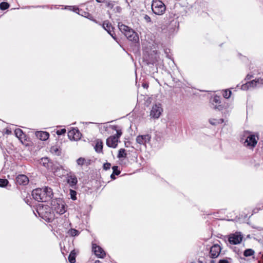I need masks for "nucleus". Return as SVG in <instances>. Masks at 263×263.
<instances>
[{"label":"nucleus","mask_w":263,"mask_h":263,"mask_svg":"<svg viewBox=\"0 0 263 263\" xmlns=\"http://www.w3.org/2000/svg\"><path fill=\"white\" fill-rule=\"evenodd\" d=\"M111 164L110 163L106 162L103 165V168L105 170H109L110 168Z\"/></svg>","instance_id":"37"},{"label":"nucleus","mask_w":263,"mask_h":263,"mask_svg":"<svg viewBox=\"0 0 263 263\" xmlns=\"http://www.w3.org/2000/svg\"><path fill=\"white\" fill-rule=\"evenodd\" d=\"M53 210L60 215L64 214L66 211V208L64 201L61 199L53 200L51 202Z\"/></svg>","instance_id":"6"},{"label":"nucleus","mask_w":263,"mask_h":263,"mask_svg":"<svg viewBox=\"0 0 263 263\" xmlns=\"http://www.w3.org/2000/svg\"><path fill=\"white\" fill-rule=\"evenodd\" d=\"M111 128L116 131V135L111 136L106 139V145L112 148H116L118 145L119 139L122 134L121 129L119 128L118 125H112Z\"/></svg>","instance_id":"3"},{"label":"nucleus","mask_w":263,"mask_h":263,"mask_svg":"<svg viewBox=\"0 0 263 263\" xmlns=\"http://www.w3.org/2000/svg\"><path fill=\"white\" fill-rule=\"evenodd\" d=\"M95 263H102L100 260H96Z\"/></svg>","instance_id":"45"},{"label":"nucleus","mask_w":263,"mask_h":263,"mask_svg":"<svg viewBox=\"0 0 263 263\" xmlns=\"http://www.w3.org/2000/svg\"><path fill=\"white\" fill-rule=\"evenodd\" d=\"M162 111L163 109L161 107V104H156L152 107L150 112V116L153 118L158 119L160 116Z\"/></svg>","instance_id":"9"},{"label":"nucleus","mask_w":263,"mask_h":263,"mask_svg":"<svg viewBox=\"0 0 263 263\" xmlns=\"http://www.w3.org/2000/svg\"><path fill=\"white\" fill-rule=\"evenodd\" d=\"M209 122L211 124L213 125H216L217 124L223 123V119H220L219 120H217L215 119H211L209 120Z\"/></svg>","instance_id":"22"},{"label":"nucleus","mask_w":263,"mask_h":263,"mask_svg":"<svg viewBox=\"0 0 263 263\" xmlns=\"http://www.w3.org/2000/svg\"><path fill=\"white\" fill-rule=\"evenodd\" d=\"M9 4L7 2H2L0 3V9L2 10L9 8Z\"/></svg>","instance_id":"29"},{"label":"nucleus","mask_w":263,"mask_h":263,"mask_svg":"<svg viewBox=\"0 0 263 263\" xmlns=\"http://www.w3.org/2000/svg\"><path fill=\"white\" fill-rule=\"evenodd\" d=\"M211 263H215V261L214 260H212L211 261Z\"/></svg>","instance_id":"46"},{"label":"nucleus","mask_w":263,"mask_h":263,"mask_svg":"<svg viewBox=\"0 0 263 263\" xmlns=\"http://www.w3.org/2000/svg\"><path fill=\"white\" fill-rule=\"evenodd\" d=\"M263 85V79L259 78L247 82L241 86V89L247 90L250 88L259 87Z\"/></svg>","instance_id":"7"},{"label":"nucleus","mask_w":263,"mask_h":263,"mask_svg":"<svg viewBox=\"0 0 263 263\" xmlns=\"http://www.w3.org/2000/svg\"><path fill=\"white\" fill-rule=\"evenodd\" d=\"M95 149L96 152L98 153H102L103 142L101 139H97L96 140V143L95 146Z\"/></svg>","instance_id":"19"},{"label":"nucleus","mask_w":263,"mask_h":263,"mask_svg":"<svg viewBox=\"0 0 263 263\" xmlns=\"http://www.w3.org/2000/svg\"><path fill=\"white\" fill-rule=\"evenodd\" d=\"M213 102L216 103H220V101H219V97H215L214 99H213Z\"/></svg>","instance_id":"39"},{"label":"nucleus","mask_w":263,"mask_h":263,"mask_svg":"<svg viewBox=\"0 0 263 263\" xmlns=\"http://www.w3.org/2000/svg\"><path fill=\"white\" fill-rule=\"evenodd\" d=\"M144 19L147 23H151V17L147 14L144 15Z\"/></svg>","instance_id":"38"},{"label":"nucleus","mask_w":263,"mask_h":263,"mask_svg":"<svg viewBox=\"0 0 263 263\" xmlns=\"http://www.w3.org/2000/svg\"><path fill=\"white\" fill-rule=\"evenodd\" d=\"M151 136L148 134L139 135L136 138V142L140 145H145L151 141Z\"/></svg>","instance_id":"14"},{"label":"nucleus","mask_w":263,"mask_h":263,"mask_svg":"<svg viewBox=\"0 0 263 263\" xmlns=\"http://www.w3.org/2000/svg\"><path fill=\"white\" fill-rule=\"evenodd\" d=\"M118 28L129 41L134 42H137L139 41V37L137 33L128 26L123 24L122 23H119Z\"/></svg>","instance_id":"2"},{"label":"nucleus","mask_w":263,"mask_h":263,"mask_svg":"<svg viewBox=\"0 0 263 263\" xmlns=\"http://www.w3.org/2000/svg\"><path fill=\"white\" fill-rule=\"evenodd\" d=\"M118 167L117 166H114L112 167L113 173L116 175H118L120 174V171L118 170Z\"/></svg>","instance_id":"35"},{"label":"nucleus","mask_w":263,"mask_h":263,"mask_svg":"<svg viewBox=\"0 0 263 263\" xmlns=\"http://www.w3.org/2000/svg\"><path fill=\"white\" fill-rule=\"evenodd\" d=\"M254 251L251 249H248L243 252V255L245 257H248L253 255L254 254Z\"/></svg>","instance_id":"26"},{"label":"nucleus","mask_w":263,"mask_h":263,"mask_svg":"<svg viewBox=\"0 0 263 263\" xmlns=\"http://www.w3.org/2000/svg\"><path fill=\"white\" fill-rule=\"evenodd\" d=\"M66 129L65 128H63L60 130H58L56 133L58 135H61L66 133Z\"/></svg>","instance_id":"36"},{"label":"nucleus","mask_w":263,"mask_h":263,"mask_svg":"<svg viewBox=\"0 0 263 263\" xmlns=\"http://www.w3.org/2000/svg\"><path fill=\"white\" fill-rule=\"evenodd\" d=\"M33 198L39 202H47L53 196L52 190L46 186L43 189H36L32 192Z\"/></svg>","instance_id":"1"},{"label":"nucleus","mask_w":263,"mask_h":263,"mask_svg":"<svg viewBox=\"0 0 263 263\" xmlns=\"http://www.w3.org/2000/svg\"><path fill=\"white\" fill-rule=\"evenodd\" d=\"M16 182L20 185H25L28 184L29 179L25 175H19L16 178Z\"/></svg>","instance_id":"17"},{"label":"nucleus","mask_w":263,"mask_h":263,"mask_svg":"<svg viewBox=\"0 0 263 263\" xmlns=\"http://www.w3.org/2000/svg\"><path fill=\"white\" fill-rule=\"evenodd\" d=\"M126 156H127V154L125 152V149L121 148L119 150L118 154V158H126Z\"/></svg>","instance_id":"24"},{"label":"nucleus","mask_w":263,"mask_h":263,"mask_svg":"<svg viewBox=\"0 0 263 263\" xmlns=\"http://www.w3.org/2000/svg\"><path fill=\"white\" fill-rule=\"evenodd\" d=\"M66 178L67 183L71 187H73L77 184V178L73 173L69 172L66 175Z\"/></svg>","instance_id":"11"},{"label":"nucleus","mask_w":263,"mask_h":263,"mask_svg":"<svg viewBox=\"0 0 263 263\" xmlns=\"http://www.w3.org/2000/svg\"><path fill=\"white\" fill-rule=\"evenodd\" d=\"M36 138L42 141H45L49 138V134L46 132L37 131L35 132Z\"/></svg>","instance_id":"18"},{"label":"nucleus","mask_w":263,"mask_h":263,"mask_svg":"<svg viewBox=\"0 0 263 263\" xmlns=\"http://www.w3.org/2000/svg\"><path fill=\"white\" fill-rule=\"evenodd\" d=\"M41 163H42L45 167H46L48 168H49V167H50L51 164L52 163L50 161L49 159L48 158H42L41 159Z\"/></svg>","instance_id":"20"},{"label":"nucleus","mask_w":263,"mask_h":263,"mask_svg":"<svg viewBox=\"0 0 263 263\" xmlns=\"http://www.w3.org/2000/svg\"><path fill=\"white\" fill-rule=\"evenodd\" d=\"M252 77V76H250V75H249V74H248V75L246 76V79L250 80Z\"/></svg>","instance_id":"42"},{"label":"nucleus","mask_w":263,"mask_h":263,"mask_svg":"<svg viewBox=\"0 0 263 263\" xmlns=\"http://www.w3.org/2000/svg\"><path fill=\"white\" fill-rule=\"evenodd\" d=\"M70 195L71 198L72 200H76L77 192L75 191H74L73 190H70Z\"/></svg>","instance_id":"33"},{"label":"nucleus","mask_w":263,"mask_h":263,"mask_svg":"<svg viewBox=\"0 0 263 263\" xmlns=\"http://www.w3.org/2000/svg\"><path fill=\"white\" fill-rule=\"evenodd\" d=\"M242 238L243 236L240 233H235V234L230 235L229 241L231 244H239L242 241Z\"/></svg>","instance_id":"10"},{"label":"nucleus","mask_w":263,"mask_h":263,"mask_svg":"<svg viewBox=\"0 0 263 263\" xmlns=\"http://www.w3.org/2000/svg\"><path fill=\"white\" fill-rule=\"evenodd\" d=\"M68 233L71 236H76L79 234V232L76 229H71L68 231Z\"/></svg>","instance_id":"27"},{"label":"nucleus","mask_w":263,"mask_h":263,"mask_svg":"<svg viewBox=\"0 0 263 263\" xmlns=\"http://www.w3.org/2000/svg\"><path fill=\"white\" fill-rule=\"evenodd\" d=\"M98 3H103L105 0H96Z\"/></svg>","instance_id":"44"},{"label":"nucleus","mask_w":263,"mask_h":263,"mask_svg":"<svg viewBox=\"0 0 263 263\" xmlns=\"http://www.w3.org/2000/svg\"><path fill=\"white\" fill-rule=\"evenodd\" d=\"M115 175L114 173H112L111 175H110V177L111 179H115Z\"/></svg>","instance_id":"43"},{"label":"nucleus","mask_w":263,"mask_h":263,"mask_svg":"<svg viewBox=\"0 0 263 263\" xmlns=\"http://www.w3.org/2000/svg\"><path fill=\"white\" fill-rule=\"evenodd\" d=\"M14 133H15L16 136L20 139L23 138V136H24V134L22 129H21L20 128H17L14 130Z\"/></svg>","instance_id":"23"},{"label":"nucleus","mask_w":263,"mask_h":263,"mask_svg":"<svg viewBox=\"0 0 263 263\" xmlns=\"http://www.w3.org/2000/svg\"><path fill=\"white\" fill-rule=\"evenodd\" d=\"M9 181L6 179H0V187H5L7 185Z\"/></svg>","instance_id":"31"},{"label":"nucleus","mask_w":263,"mask_h":263,"mask_svg":"<svg viewBox=\"0 0 263 263\" xmlns=\"http://www.w3.org/2000/svg\"><path fill=\"white\" fill-rule=\"evenodd\" d=\"M82 134L78 130V129H76L74 132V140L77 141L79 140L81 137Z\"/></svg>","instance_id":"30"},{"label":"nucleus","mask_w":263,"mask_h":263,"mask_svg":"<svg viewBox=\"0 0 263 263\" xmlns=\"http://www.w3.org/2000/svg\"><path fill=\"white\" fill-rule=\"evenodd\" d=\"M219 263H229L226 259H221L219 261Z\"/></svg>","instance_id":"41"},{"label":"nucleus","mask_w":263,"mask_h":263,"mask_svg":"<svg viewBox=\"0 0 263 263\" xmlns=\"http://www.w3.org/2000/svg\"><path fill=\"white\" fill-rule=\"evenodd\" d=\"M231 93V91L229 90H225L223 93V97L224 98L228 99L230 97Z\"/></svg>","instance_id":"32"},{"label":"nucleus","mask_w":263,"mask_h":263,"mask_svg":"<svg viewBox=\"0 0 263 263\" xmlns=\"http://www.w3.org/2000/svg\"><path fill=\"white\" fill-rule=\"evenodd\" d=\"M50 151L52 153L59 156L61 154V151L57 146H53L51 147Z\"/></svg>","instance_id":"25"},{"label":"nucleus","mask_w":263,"mask_h":263,"mask_svg":"<svg viewBox=\"0 0 263 263\" xmlns=\"http://www.w3.org/2000/svg\"><path fill=\"white\" fill-rule=\"evenodd\" d=\"M76 128H73L72 129L70 130L68 133V136L70 140H74V132H75Z\"/></svg>","instance_id":"28"},{"label":"nucleus","mask_w":263,"mask_h":263,"mask_svg":"<svg viewBox=\"0 0 263 263\" xmlns=\"http://www.w3.org/2000/svg\"><path fill=\"white\" fill-rule=\"evenodd\" d=\"M76 253L74 250H72L71 251L70 253L68 256V260L70 263H75L76 262Z\"/></svg>","instance_id":"21"},{"label":"nucleus","mask_w":263,"mask_h":263,"mask_svg":"<svg viewBox=\"0 0 263 263\" xmlns=\"http://www.w3.org/2000/svg\"><path fill=\"white\" fill-rule=\"evenodd\" d=\"M85 162V159L82 157L79 158L77 161V164L78 165H81V166L84 164Z\"/></svg>","instance_id":"34"},{"label":"nucleus","mask_w":263,"mask_h":263,"mask_svg":"<svg viewBox=\"0 0 263 263\" xmlns=\"http://www.w3.org/2000/svg\"><path fill=\"white\" fill-rule=\"evenodd\" d=\"M143 86L144 87H146V84H144Z\"/></svg>","instance_id":"47"},{"label":"nucleus","mask_w":263,"mask_h":263,"mask_svg":"<svg viewBox=\"0 0 263 263\" xmlns=\"http://www.w3.org/2000/svg\"><path fill=\"white\" fill-rule=\"evenodd\" d=\"M151 7L153 13L156 15H162L166 10L165 5L159 0H153Z\"/></svg>","instance_id":"5"},{"label":"nucleus","mask_w":263,"mask_h":263,"mask_svg":"<svg viewBox=\"0 0 263 263\" xmlns=\"http://www.w3.org/2000/svg\"><path fill=\"white\" fill-rule=\"evenodd\" d=\"M160 59L159 54L155 51L151 53L146 59L147 64H154L158 62Z\"/></svg>","instance_id":"13"},{"label":"nucleus","mask_w":263,"mask_h":263,"mask_svg":"<svg viewBox=\"0 0 263 263\" xmlns=\"http://www.w3.org/2000/svg\"><path fill=\"white\" fill-rule=\"evenodd\" d=\"M92 251L99 258H103L105 256L106 254L102 248L96 244L92 245Z\"/></svg>","instance_id":"16"},{"label":"nucleus","mask_w":263,"mask_h":263,"mask_svg":"<svg viewBox=\"0 0 263 263\" xmlns=\"http://www.w3.org/2000/svg\"><path fill=\"white\" fill-rule=\"evenodd\" d=\"M106 6L107 7L110 9H112L114 7V4L111 2L107 3Z\"/></svg>","instance_id":"40"},{"label":"nucleus","mask_w":263,"mask_h":263,"mask_svg":"<svg viewBox=\"0 0 263 263\" xmlns=\"http://www.w3.org/2000/svg\"><path fill=\"white\" fill-rule=\"evenodd\" d=\"M102 27L114 39L116 40V35L113 31L114 28L108 21H104L102 24Z\"/></svg>","instance_id":"12"},{"label":"nucleus","mask_w":263,"mask_h":263,"mask_svg":"<svg viewBox=\"0 0 263 263\" xmlns=\"http://www.w3.org/2000/svg\"><path fill=\"white\" fill-rule=\"evenodd\" d=\"M37 212L41 217L48 221H50L54 217L51 208L48 205L39 207Z\"/></svg>","instance_id":"4"},{"label":"nucleus","mask_w":263,"mask_h":263,"mask_svg":"<svg viewBox=\"0 0 263 263\" xmlns=\"http://www.w3.org/2000/svg\"><path fill=\"white\" fill-rule=\"evenodd\" d=\"M221 251V248L218 245H213L210 249V255L212 258H217Z\"/></svg>","instance_id":"15"},{"label":"nucleus","mask_w":263,"mask_h":263,"mask_svg":"<svg viewBox=\"0 0 263 263\" xmlns=\"http://www.w3.org/2000/svg\"><path fill=\"white\" fill-rule=\"evenodd\" d=\"M246 139L243 142L244 146L250 148H253L257 143V139L255 138V135L248 133V135H246Z\"/></svg>","instance_id":"8"}]
</instances>
